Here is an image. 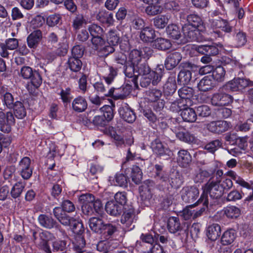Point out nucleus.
<instances>
[{
  "label": "nucleus",
  "mask_w": 253,
  "mask_h": 253,
  "mask_svg": "<svg viewBox=\"0 0 253 253\" xmlns=\"http://www.w3.org/2000/svg\"><path fill=\"white\" fill-rule=\"evenodd\" d=\"M62 209L58 207L53 209V214L59 222L64 226H70L73 232L75 234V241L76 247L82 248L84 246L85 240L82 235L84 229L83 225L76 218L69 216L64 211L70 212L74 211V205L69 200H65L62 204Z\"/></svg>",
  "instance_id": "f257e3e1"
},
{
  "label": "nucleus",
  "mask_w": 253,
  "mask_h": 253,
  "mask_svg": "<svg viewBox=\"0 0 253 253\" xmlns=\"http://www.w3.org/2000/svg\"><path fill=\"white\" fill-rule=\"evenodd\" d=\"M223 172L221 169L216 170L208 182L203 186V193L200 200L204 201V204H208V195L213 199H218L222 196L224 190H229L233 186V182L230 179L225 178L221 181Z\"/></svg>",
  "instance_id": "f03ea898"
},
{
  "label": "nucleus",
  "mask_w": 253,
  "mask_h": 253,
  "mask_svg": "<svg viewBox=\"0 0 253 253\" xmlns=\"http://www.w3.org/2000/svg\"><path fill=\"white\" fill-rule=\"evenodd\" d=\"M163 69L160 66L157 67L155 71H151L147 63H139L135 66L134 75L128 81L134 86H137V80L139 78L140 84L142 87L147 86L151 83L153 85L157 84L161 80L163 75Z\"/></svg>",
  "instance_id": "7ed1b4c3"
},
{
  "label": "nucleus",
  "mask_w": 253,
  "mask_h": 253,
  "mask_svg": "<svg viewBox=\"0 0 253 253\" xmlns=\"http://www.w3.org/2000/svg\"><path fill=\"white\" fill-rule=\"evenodd\" d=\"M115 202L118 205L123 206L125 211L121 218V223L125 224L127 227H129L133 222L136 220V215L132 206H127L126 195L125 192H118L115 196Z\"/></svg>",
  "instance_id": "20e7f679"
},
{
  "label": "nucleus",
  "mask_w": 253,
  "mask_h": 253,
  "mask_svg": "<svg viewBox=\"0 0 253 253\" xmlns=\"http://www.w3.org/2000/svg\"><path fill=\"white\" fill-rule=\"evenodd\" d=\"M186 50L189 52L191 56H197L198 53L208 55H214L218 53V49L214 44L188 45L186 46Z\"/></svg>",
  "instance_id": "39448f33"
},
{
  "label": "nucleus",
  "mask_w": 253,
  "mask_h": 253,
  "mask_svg": "<svg viewBox=\"0 0 253 253\" xmlns=\"http://www.w3.org/2000/svg\"><path fill=\"white\" fill-rule=\"evenodd\" d=\"M141 51L133 49L129 52L127 57V65L124 69V73L126 77H132L134 75L135 66L141 61Z\"/></svg>",
  "instance_id": "423d86ee"
},
{
  "label": "nucleus",
  "mask_w": 253,
  "mask_h": 253,
  "mask_svg": "<svg viewBox=\"0 0 253 253\" xmlns=\"http://www.w3.org/2000/svg\"><path fill=\"white\" fill-rule=\"evenodd\" d=\"M210 22L211 28L218 37L221 35V32L229 33L232 31V27L230 25L229 22L219 17L217 18L210 19Z\"/></svg>",
  "instance_id": "0eeeda50"
},
{
  "label": "nucleus",
  "mask_w": 253,
  "mask_h": 253,
  "mask_svg": "<svg viewBox=\"0 0 253 253\" xmlns=\"http://www.w3.org/2000/svg\"><path fill=\"white\" fill-rule=\"evenodd\" d=\"M15 120L13 113L8 111L4 113L0 111V130L4 133H9L11 127L15 124Z\"/></svg>",
  "instance_id": "6e6552de"
},
{
  "label": "nucleus",
  "mask_w": 253,
  "mask_h": 253,
  "mask_svg": "<svg viewBox=\"0 0 253 253\" xmlns=\"http://www.w3.org/2000/svg\"><path fill=\"white\" fill-rule=\"evenodd\" d=\"M182 200L185 203H193L199 195V191L195 186H185L180 191Z\"/></svg>",
  "instance_id": "1a4fd4ad"
},
{
  "label": "nucleus",
  "mask_w": 253,
  "mask_h": 253,
  "mask_svg": "<svg viewBox=\"0 0 253 253\" xmlns=\"http://www.w3.org/2000/svg\"><path fill=\"white\" fill-rule=\"evenodd\" d=\"M17 169L23 179H29L33 173L30 159L28 157L23 158L19 162Z\"/></svg>",
  "instance_id": "9d476101"
},
{
  "label": "nucleus",
  "mask_w": 253,
  "mask_h": 253,
  "mask_svg": "<svg viewBox=\"0 0 253 253\" xmlns=\"http://www.w3.org/2000/svg\"><path fill=\"white\" fill-rule=\"evenodd\" d=\"M231 127V123L225 121H212L207 126V128L210 131L217 134L225 132Z\"/></svg>",
  "instance_id": "9b49d317"
},
{
  "label": "nucleus",
  "mask_w": 253,
  "mask_h": 253,
  "mask_svg": "<svg viewBox=\"0 0 253 253\" xmlns=\"http://www.w3.org/2000/svg\"><path fill=\"white\" fill-rule=\"evenodd\" d=\"M162 92L159 89H153L148 91V99L154 102V108L157 111H159L162 109L165 105V102L161 99Z\"/></svg>",
  "instance_id": "f8f14e48"
},
{
  "label": "nucleus",
  "mask_w": 253,
  "mask_h": 253,
  "mask_svg": "<svg viewBox=\"0 0 253 253\" xmlns=\"http://www.w3.org/2000/svg\"><path fill=\"white\" fill-rule=\"evenodd\" d=\"M182 32L186 42L198 41L200 40V33L198 28L184 25L182 27Z\"/></svg>",
  "instance_id": "ddd939ff"
},
{
  "label": "nucleus",
  "mask_w": 253,
  "mask_h": 253,
  "mask_svg": "<svg viewBox=\"0 0 253 253\" xmlns=\"http://www.w3.org/2000/svg\"><path fill=\"white\" fill-rule=\"evenodd\" d=\"M172 130L175 133L176 137L180 140L188 143L196 142L195 136L188 132L184 131L183 128L179 125H176Z\"/></svg>",
  "instance_id": "4468645a"
},
{
  "label": "nucleus",
  "mask_w": 253,
  "mask_h": 253,
  "mask_svg": "<svg viewBox=\"0 0 253 253\" xmlns=\"http://www.w3.org/2000/svg\"><path fill=\"white\" fill-rule=\"evenodd\" d=\"M18 46V41L16 39L10 38L6 40L5 43L0 44V55L4 58L8 56L9 52L7 49L14 50Z\"/></svg>",
  "instance_id": "2eb2a0df"
},
{
  "label": "nucleus",
  "mask_w": 253,
  "mask_h": 253,
  "mask_svg": "<svg viewBox=\"0 0 253 253\" xmlns=\"http://www.w3.org/2000/svg\"><path fill=\"white\" fill-rule=\"evenodd\" d=\"M94 88L98 93H102L105 96H113L115 99H122L124 97L123 94H114L115 88L111 87L107 90L108 86L106 87L102 83L97 82L94 84Z\"/></svg>",
  "instance_id": "dca6fc26"
},
{
  "label": "nucleus",
  "mask_w": 253,
  "mask_h": 253,
  "mask_svg": "<svg viewBox=\"0 0 253 253\" xmlns=\"http://www.w3.org/2000/svg\"><path fill=\"white\" fill-rule=\"evenodd\" d=\"M151 148L153 152L160 157L170 156L172 154L171 151L164 146L159 139H155L151 143Z\"/></svg>",
  "instance_id": "f3484780"
},
{
  "label": "nucleus",
  "mask_w": 253,
  "mask_h": 253,
  "mask_svg": "<svg viewBox=\"0 0 253 253\" xmlns=\"http://www.w3.org/2000/svg\"><path fill=\"white\" fill-rule=\"evenodd\" d=\"M181 58V54L178 52L169 53L165 60V67L169 70L172 69L178 65Z\"/></svg>",
  "instance_id": "a211bd4d"
},
{
  "label": "nucleus",
  "mask_w": 253,
  "mask_h": 253,
  "mask_svg": "<svg viewBox=\"0 0 253 253\" xmlns=\"http://www.w3.org/2000/svg\"><path fill=\"white\" fill-rule=\"evenodd\" d=\"M121 117L129 123H133L136 119V116L133 111L127 104L122 105L119 110Z\"/></svg>",
  "instance_id": "6ab92c4d"
},
{
  "label": "nucleus",
  "mask_w": 253,
  "mask_h": 253,
  "mask_svg": "<svg viewBox=\"0 0 253 253\" xmlns=\"http://www.w3.org/2000/svg\"><path fill=\"white\" fill-rule=\"evenodd\" d=\"M124 210L123 206L118 205L114 200H111L107 202L105 205L106 212L113 216H117L121 214Z\"/></svg>",
  "instance_id": "aec40b11"
},
{
  "label": "nucleus",
  "mask_w": 253,
  "mask_h": 253,
  "mask_svg": "<svg viewBox=\"0 0 253 253\" xmlns=\"http://www.w3.org/2000/svg\"><path fill=\"white\" fill-rule=\"evenodd\" d=\"M215 85V81L211 76L204 77L198 84V87L201 91H207Z\"/></svg>",
  "instance_id": "412c9836"
},
{
  "label": "nucleus",
  "mask_w": 253,
  "mask_h": 253,
  "mask_svg": "<svg viewBox=\"0 0 253 253\" xmlns=\"http://www.w3.org/2000/svg\"><path fill=\"white\" fill-rule=\"evenodd\" d=\"M189 69H183L181 70L178 75L177 80L181 84H188L191 80L192 77V71L194 69H197L195 66H191Z\"/></svg>",
  "instance_id": "4be33fe9"
},
{
  "label": "nucleus",
  "mask_w": 253,
  "mask_h": 253,
  "mask_svg": "<svg viewBox=\"0 0 253 253\" xmlns=\"http://www.w3.org/2000/svg\"><path fill=\"white\" fill-rule=\"evenodd\" d=\"M206 231L208 238L211 241H215L220 235L221 227L219 224L213 223L207 228Z\"/></svg>",
  "instance_id": "5701e85b"
},
{
  "label": "nucleus",
  "mask_w": 253,
  "mask_h": 253,
  "mask_svg": "<svg viewBox=\"0 0 253 253\" xmlns=\"http://www.w3.org/2000/svg\"><path fill=\"white\" fill-rule=\"evenodd\" d=\"M236 236L237 234L235 230L229 229L222 235L220 242L224 246L230 245L234 241Z\"/></svg>",
  "instance_id": "b1692460"
},
{
  "label": "nucleus",
  "mask_w": 253,
  "mask_h": 253,
  "mask_svg": "<svg viewBox=\"0 0 253 253\" xmlns=\"http://www.w3.org/2000/svg\"><path fill=\"white\" fill-rule=\"evenodd\" d=\"M72 106L75 111L83 112L87 108V103L84 98L82 96H78L73 100Z\"/></svg>",
  "instance_id": "393cba45"
},
{
  "label": "nucleus",
  "mask_w": 253,
  "mask_h": 253,
  "mask_svg": "<svg viewBox=\"0 0 253 253\" xmlns=\"http://www.w3.org/2000/svg\"><path fill=\"white\" fill-rule=\"evenodd\" d=\"M103 75L102 78L105 83L109 85L113 82L114 78L117 76V71L112 67L106 66L102 69Z\"/></svg>",
  "instance_id": "a878e982"
},
{
  "label": "nucleus",
  "mask_w": 253,
  "mask_h": 253,
  "mask_svg": "<svg viewBox=\"0 0 253 253\" xmlns=\"http://www.w3.org/2000/svg\"><path fill=\"white\" fill-rule=\"evenodd\" d=\"M0 97L2 99V101L4 105L6 106L8 108H12L14 104V99L12 95L7 92L4 87L0 88Z\"/></svg>",
  "instance_id": "bb28decb"
},
{
  "label": "nucleus",
  "mask_w": 253,
  "mask_h": 253,
  "mask_svg": "<svg viewBox=\"0 0 253 253\" xmlns=\"http://www.w3.org/2000/svg\"><path fill=\"white\" fill-rule=\"evenodd\" d=\"M140 38L144 42H152L155 38V30L150 27L143 28L140 33Z\"/></svg>",
  "instance_id": "cd10ccee"
},
{
  "label": "nucleus",
  "mask_w": 253,
  "mask_h": 253,
  "mask_svg": "<svg viewBox=\"0 0 253 253\" xmlns=\"http://www.w3.org/2000/svg\"><path fill=\"white\" fill-rule=\"evenodd\" d=\"M157 176H159L162 182H165L166 184L169 183L172 187L175 188L178 187L182 183V180L179 177H175L174 179L171 177V180H170L168 173L165 172L161 173L159 175Z\"/></svg>",
  "instance_id": "c85d7f7f"
},
{
  "label": "nucleus",
  "mask_w": 253,
  "mask_h": 253,
  "mask_svg": "<svg viewBox=\"0 0 253 253\" xmlns=\"http://www.w3.org/2000/svg\"><path fill=\"white\" fill-rule=\"evenodd\" d=\"M167 227L169 231L171 233H175L182 229L179 218L175 216L169 217Z\"/></svg>",
  "instance_id": "c756f323"
},
{
  "label": "nucleus",
  "mask_w": 253,
  "mask_h": 253,
  "mask_svg": "<svg viewBox=\"0 0 253 253\" xmlns=\"http://www.w3.org/2000/svg\"><path fill=\"white\" fill-rule=\"evenodd\" d=\"M191 160V156L187 150L183 149L178 152L177 161L181 167H186L190 164Z\"/></svg>",
  "instance_id": "7c9ffc66"
},
{
  "label": "nucleus",
  "mask_w": 253,
  "mask_h": 253,
  "mask_svg": "<svg viewBox=\"0 0 253 253\" xmlns=\"http://www.w3.org/2000/svg\"><path fill=\"white\" fill-rule=\"evenodd\" d=\"M180 115L185 122L193 123L197 119V113L192 108H187L184 109L181 112Z\"/></svg>",
  "instance_id": "2f4dec72"
},
{
  "label": "nucleus",
  "mask_w": 253,
  "mask_h": 253,
  "mask_svg": "<svg viewBox=\"0 0 253 253\" xmlns=\"http://www.w3.org/2000/svg\"><path fill=\"white\" fill-rule=\"evenodd\" d=\"M89 226L93 232L100 233L104 224L103 220L97 217L90 218L88 221Z\"/></svg>",
  "instance_id": "473e14b6"
},
{
  "label": "nucleus",
  "mask_w": 253,
  "mask_h": 253,
  "mask_svg": "<svg viewBox=\"0 0 253 253\" xmlns=\"http://www.w3.org/2000/svg\"><path fill=\"white\" fill-rule=\"evenodd\" d=\"M42 38V33L39 30L32 32L27 38V43L30 48L36 47Z\"/></svg>",
  "instance_id": "72a5a7b5"
},
{
  "label": "nucleus",
  "mask_w": 253,
  "mask_h": 253,
  "mask_svg": "<svg viewBox=\"0 0 253 253\" xmlns=\"http://www.w3.org/2000/svg\"><path fill=\"white\" fill-rule=\"evenodd\" d=\"M110 184L114 186H126L127 179L122 173H117L115 176H110L108 180Z\"/></svg>",
  "instance_id": "f704fd0d"
},
{
  "label": "nucleus",
  "mask_w": 253,
  "mask_h": 253,
  "mask_svg": "<svg viewBox=\"0 0 253 253\" xmlns=\"http://www.w3.org/2000/svg\"><path fill=\"white\" fill-rule=\"evenodd\" d=\"M98 20L103 23H107L109 25H112L114 23L113 15L109 13L105 10L100 11L96 16Z\"/></svg>",
  "instance_id": "c9c22d12"
},
{
  "label": "nucleus",
  "mask_w": 253,
  "mask_h": 253,
  "mask_svg": "<svg viewBox=\"0 0 253 253\" xmlns=\"http://www.w3.org/2000/svg\"><path fill=\"white\" fill-rule=\"evenodd\" d=\"M12 108L15 116L18 119L24 118L26 115V110L23 104L20 101L14 103Z\"/></svg>",
  "instance_id": "e433bc0d"
},
{
  "label": "nucleus",
  "mask_w": 253,
  "mask_h": 253,
  "mask_svg": "<svg viewBox=\"0 0 253 253\" xmlns=\"http://www.w3.org/2000/svg\"><path fill=\"white\" fill-rule=\"evenodd\" d=\"M38 220L42 226L48 229L53 228L56 223L52 217L45 214L40 215Z\"/></svg>",
  "instance_id": "4c0bfd02"
},
{
  "label": "nucleus",
  "mask_w": 253,
  "mask_h": 253,
  "mask_svg": "<svg viewBox=\"0 0 253 253\" xmlns=\"http://www.w3.org/2000/svg\"><path fill=\"white\" fill-rule=\"evenodd\" d=\"M170 16L168 15H161L153 19L154 25L158 29H164L168 24Z\"/></svg>",
  "instance_id": "58836bf2"
},
{
  "label": "nucleus",
  "mask_w": 253,
  "mask_h": 253,
  "mask_svg": "<svg viewBox=\"0 0 253 253\" xmlns=\"http://www.w3.org/2000/svg\"><path fill=\"white\" fill-rule=\"evenodd\" d=\"M116 230L117 228L115 225L111 223L104 224L100 234H102L105 239H108Z\"/></svg>",
  "instance_id": "ea45409f"
},
{
  "label": "nucleus",
  "mask_w": 253,
  "mask_h": 253,
  "mask_svg": "<svg viewBox=\"0 0 253 253\" xmlns=\"http://www.w3.org/2000/svg\"><path fill=\"white\" fill-rule=\"evenodd\" d=\"M235 45L237 47H241L247 42L246 34L240 30H236L234 34Z\"/></svg>",
  "instance_id": "a19ab883"
},
{
  "label": "nucleus",
  "mask_w": 253,
  "mask_h": 253,
  "mask_svg": "<svg viewBox=\"0 0 253 253\" xmlns=\"http://www.w3.org/2000/svg\"><path fill=\"white\" fill-rule=\"evenodd\" d=\"M224 212L228 218L234 219L240 216L241 210L236 206H227L224 209Z\"/></svg>",
  "instance_id": "79ce46f5"
},
{
  "label": "nucleus",
  "mask_w": 253,
  "mask_h": 253,
  "mask_svg": "<svg viewBox=\"0 0 253 253\" xmlns=\"http://www.w3.org/2000/svg\"><path fill=\"white\" fill-rule=\"evenodd\" d=\"M167 33L169 38L174 40H178L181 37L180 29L175 24L169 25L166 29Z\"/></svg>",
  "instance_id": "37998d69"
},
{
  "label": "nucleus",
  "mask_w": 253,
  "mask_h": 253,
  "mask_svg": "<svg viewBox=\"0 0 253 253\" xmlns=\"http://www.w3.org/2000/svg\"><path fill=\"white\" fill-rule=\"evenodd\" d=\"M153 46L158 49L164 50L171 47V43L167 39L158 38L154 41Z\"/></svg>",
  "instance_id": "c03bdc74"
},
{
  "label": "nucleus",
  "mask_w": 253,
  "mask_h": 253,
  "mask_svg": "<svg viewBox=\"0 0 253 253\" xmlns=\"http://www.w3.org/2000/svg\"><path fill=\"white\" fill-rule=\"evenodd\" d=\"M187 23L184 25H190L192 27L199 28L202 24L201 17L196 14H191L187 16Z\"/></svg>",
  "instance_id": "a18cd8bd"
},
{
  "label": "nucleus",
  "mask_w": 253,
  "mask_h": 253,
  "mask_svg": "<svg viewBox=\"0 0 253 253\" xmlns=\"http://www.w3.org/2000/svg\"><path fill=\"white\" fill-rule=\"evenodd\" d=\"M107 133L114 139L118 146L122 147L124 145V140L123 137L117 133L113 127L109 126L107 129Z\"/></svg>",
  "instance_id": "49530a36"
},
{
  "label": "nucleus",
  "mask_w": 253,
  "mask_h": 253,
  "mask_svg": "<svg viewBox=\"0 0 253 253\" xmlns=\"http://www.w3.org/2000/svg\"><path fill=\"white\" fill-rule=\"evenodd\" d=\"M162 8L159 1L148 4L145 9L146 13L150 16L157 15L162 12Z\"/></svg>",
  "instance_id": "de8ad7c7"
},
{
  "label": "nucleus",
  "mask_w": 253,
  "mask_h": 253,
  "mask_svg": "<svg viewBox=\"0 0 253 253\" xmlns=\"http://www.w3.org/2000/svg\"><path fill=\"white\" fill-rule=\"evenodd\" d=\"M68 64L70 69L75 72L80 71L83 65L80 59L71 57L68 59Z\"/></svg>",
  "instance_id": "09e8293b"
},
{
  "label": "nucleus",
  "mask_w": 253,
  "mask_h": 253,
  "mask_svg": "<svg viewBox=\"0 0 253 253\" xmlns=\"http://www.w3.org/2000/svg\"><path fill=\"white\" fill-rule=\"evenodd\" d=\"M210 176V173L206 170L201 169L196 171L193 177L195 183H202L204 180Z\"/></svg>",
  "instance_id": "8fccbe9b"
},
{
  "label": "nucleus",
  "mask_w": 253,
  "mask_h": 253,
  "mask_svg": "<svg viewBox=\"0 0 253 253\" xmlns=\"http://www.w3.org/2000/svg\"><path fill=\"white\" fill-rule=\"evenodd\" d=\"M140 196L142 199L149 200L152 198V188L144 183L139 187Z\"/></svg>",
  "instance_id": "3c124183"
},
{
  "label": "nucleus",
  "mask_w": 253,
  "mask_h": 253,
  "mask_svg": "<svg viewBox=\"0 0 253 253\" xmlns=\"http://www.w3.org/2000/svg\"><path fill=\"white\" fill-rule=\"evenodd\" d=\"M130 176L132 181L135 184H138L140 182L142 178V172L138 166H132Z\"/></svg>",
  "instance_id": "603ef678"
},
{
  "label": "nucleus",
  "mask_w": 253,
  "mask_h": 253,
  "mask_svg": "<svg viewBox=\"0 0 253 253\" xmlns=\"http://www.w3.org/2000/svg\"><path fill=\"white\" fill-rule=\"evenodd\" d=\"M225 70L222 66H219L213 70L212 75L213 80L218 82H222L224 80Z\"/></svg>",
  "instance_id": "864d4df0"
},
{
  "label": "nucleus",
  "mask_w": 253,
  "mask_h": 253,
  "mask_svg": "<svg viewBox=\"0 0 253 253\" xmlns=\"http://www.w3.org/2000/svg\"><path fill=\"white\" fill-rule=\"evenodd\" d=\"M176 89V84L174 78L169 77L164 86L165 92L168 94L174 93Z\"/></svg>",
  "instance_id": "5fc2aeb1"
},
{
  "label": "nucleus",
  "mask_w": 253,
  "mask_h": 253,
  "mask_svg": "<svg viewBox=\"0 0 253 253\" xmlns=\"http://www.w3.org/2000/svg\"><path fill=\"white\" fill-rule=\"evenodd\" d=\"M24 188L25 185L22 182L16 183L12 187L10 191L11 197L14 199L20 197Z\"/></svg>",
  "instance_id": "6e6d98bb"
},
{
  "label": "nucleus",
  "mask_w": 253,
  "mask_h": 253,
  "mask_svg": "<svg viewBox=\"0 0 253 253\" xmlns=\"http://www.w3.org/2000/svg\"><path fill=\"white\" fill-rule=\"evenodd\" d=\"M120 36L116 30H110L107 35V41L109 44L115 46L118 44Z\"/></svg>",
  "instance_id": "4d7b16f0"
},
{
  "label": "nucleus",
  "mask_w": 253,
  "mask_h": 253,
  "mask_svg": "<svg viewBox=\"0 0 253 253\" xmlns=\"http://www.w3.org/2000/svg\"><path fill=\"white\" fill-rule=\"evenodd\" d=\"M100 111L103 113L104 118L107 121H111L114 117L113 107L110 105H104L100 108Z\"/></svg>",
  "instance_id": "13d9d810"
},
{
  "label": "nucleus",
  "mask_w": 253,
  "mask_h": 253,
  "mask_svg": "<svg viewBox=\"0 0 253 253\" xmlns=\"http://www.w3.org/2000/svg\"><path fill=\"white\" fill-rule=\"evenodd\" d=\"M193 90L191 87L183 86L178 90V94L180 98L187 100H191L193 95Z\"/></svg>",
  "instance_id": "bf43d9fd"
},
{
  "label": "nucleus",
  "mask_w": 253,
  "mask_h": 253,
  "mask_svg": "<svg viewBox=\"0 0 253 253\" xmlns=\"http://www.w3.org/2000/svg\"><path fill=\"white\" fill-rule=\"evenodd\" d=\"M226 174L241 186L248 187V185L247 184V182L242 178L238 176L235 171L229 170L227 172Z\"/></svg>",
  "instance_id": "052dcab7"
},
{
  "label": "nucleus",
  "mask_w": 253,
  "mask_h": 253,
  "mask_svg": "<svg viewBox=\"0 0 253 253\" xmlns=\"http://www.w3.org/2000/svg\"><path fill=\"white\" fill-rule=\"evenodd\" d=\"M222 62L225 64H230L232 66L242 69L244 66L235 58L225 56L222 58Z\"/></svg>",
  "instance_id": "680f3d73"
},
{
  "label": "nucleus",
  "mask_w": 253,
  "mask_h": 253,
  "mask_svg": "<svg viewBox=\"0 0 253 253\" xmlns=\"http://www.w3.org/2000/svg\"><path fill=\"white\" fill-rule=\"evenodd\" d=\"M34 72V71L33 70L32 68L24 66L21 68L19 75L24 79L28 80L32 76Z\"/></svg>",
  "instance_id": "e2e57ef3"
},
{
  "label": "nucleus",
  "mask_w": 253,
  "mask_h": 253,
  "mask_svg": "<svg viewBox=\"0 0 253 253\" xmlns=\"http://www.w3.org/2000/svg\"><path fill=\"white\" fill-rule=\"evenodd\" d=\"M196 113L200 117H207L211 115V111L208 106L201 105L197 107Z\"/></svg>",
  "instance_id": "0e129e2a"
},
{
  "label": "nucleus",
  "mask_w": 253,
  "mask_h": 253,
  "mask_svg": "<svg viewBox=\"0 0 253 253\" xmlns=\"http://www.w3.org/2000/svg\"><path fill=\"white\" fill-rule=\"evenodd\" d=\"M88 30L92 37L103 35V29L95 24L90 25L88 27Z\"/></svg>",
  "instance_id": "69168bd1"
},
{
  "label": "nucleus",
  "mask_w": 253,
  "mask_h": 253,
  "mask_svg": "<svg viewBox=\"0 0 253 253\" xmlns=\"http://www.w3.org/2000/svg\"><path fill=\"white\" fill-rule=\"evenodd\" d=\"M53 250L54 252H64L67 247V243L65 241L57 240L53 242Z\"/></svg>",
  "instance_id": "338daca9"
},
{
  "label": "nucleus",
  "mask_w": 253,
  "mask_h": 253,
  "mask_svg": "<svg viewBox=\"0 0 253 253\" xmlns=\"http://www.w3.org/2000/svg\"><path fill=\"white\" fill-rule=\"evenodd\" d=\"M30 79L31 84L36 88H38L42 83V77L40 74L36 70H34V72Z\"/></svg>",
  "instance_id": "774afa93"
}]
</instances>
